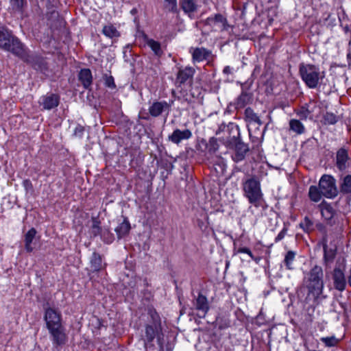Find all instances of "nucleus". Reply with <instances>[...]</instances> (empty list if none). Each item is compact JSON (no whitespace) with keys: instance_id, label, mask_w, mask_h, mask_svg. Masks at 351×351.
<instances>
[{"instance_id":"e433bc0d","label":"nucleus","mask_w":351,"mask_h":351,"mask_svg":"<svg viewBox=\"0 0 351 351\" xmlns=\"http://www.w3.org/2000/svg\"><path fill=\"white\" fill-rule=\"evenodd\" d=\"M101 239L106 243H111L114 239V234L108 228H104L101 234Z\"/></svg>"},{"instance_id":"c756f323","label":"nucleus","mask_w":351,"mask_h":351,"mask_svg":"<svg viewBox=\"0 0 351 351\" xmlns=\"http://www.w3.org/2000/svg\"><path fill=\"white\" fill-rule=\"evenodd\" d=\"M262 125L261 121L252 123H247L249 134L252 136L253 134L257 135L261 133L260 127Z\"/></svg>"},{"instance_id":"f704fd0d","label":"nucleus","mask_w":351,"mask_h":351,"mask_svg":"<svg viewBox=\"0 0 351 351\" xmlns=\"http://www.w3.org/2000/svg\"><path fill=\"white\" fill-rule=\"evenodd\" d=\"M320 341L327 347L337 346L339 342V339L334 335L330 337H322Z\"/></svg>"},{"instance_id":"a18cd8bd","label":"nucleus","mask_w":351,"mask_h":351,"mask_svg":"<svg viewBox=\"0 0 351 351\" xmlns=\"http://www.w3.org/2000/svg\"><path fill=\"white\" fill-rule=\"evenodd\" d=\"M287 228H284L276 237L275 242H278L281 241L285 237V234H287Z\"/></svg>"},{"instance_id":"c85d7f7f","label":"nucleus","mask_w":351,"mask_h":351,"mask_svg":"<svg viewBox=\"0 0 351 351\" xmlns=\"http://www.w3.org/2000/svg\"><path fill=\"white\" fill-rule=\"evenodd\" d=\"M323 195L321 190L316 186H311L308 190V197L310 199L315 202H318Z\"/></svg>"},{"instance_id":"2f4dec72","label":"nucleus","mask_w":351,"mask_h":351,"mask_svg":"<svg viewBox=\"0 0 351 351\" xmlns=\"http://www.w3.org/2000/svg\"><path fill=\"white\" fill-rule=\"evenodd\" d=\"M156 327H154L152 325H147L145 327L146 341L149 343L152 342L156 337Z\"/></svg>"},{"instance_id":"a211bd4d","label":"nucleus","mask_w":351,"mask_h":351,"mask_svg":"<svg viewBox=\"0 0 351 351\" xmlns=\"http://www.w3.org/2000/svg\"><path fill=\"white\" fill-rule=\"evenodd\" d=\"M90 267L93 272H98L106 268V263L103 262L102 256L95 252L90 258Z\"/></svg>"},{"instance_id":"72a5a7b5","label":"nucleus","mask_w":351,"mask_h":351,"mask_svg":"<svg viewBox=\"0 0 351 351\" xmlns=\"http://www.w3.org/2000/svg\"><path fill=\"white\" fill-rule=\"evenodd\" d=\"M181 8L185 12H193L195 10L196 6L193 0H183L181 2Z\"/></svg>"},{"instance_id":"ddd939ff","label":"nucleus","mask_w":351,"mask_h":351,"mask_svg":"<svg viewBox=\"0 0 351 351\" xmlns=\"http://www.w3.org/2000/svg\"><path fill=\"white\" fill-rule=\"evenodd\" d=\"M195 73V69L190 66H186L184 69H180L176 79V85L180 87L186 83H191Z\"/></svg>"},{"instance_id":"6ab92c4d","label":"nucleus","mask_w":351,"mask_h":351,"mask_svg":"<svg viewBox=\"0 0 351 351\" xmlns=\"http://www.w3.org/2000/svg\"><path fill=\"white\" fill-rule=\"evenodd\" d=\"M169 105L165 101H154L149 108V114L154 117H157L160 116L165 110H168Z\"/></svg>"},{"instance_id":"79ce46f5","label":"nucleus","mask_w":351,"mask_h":351,"mask_svg":"<svg viewBox=\"0 0 351 351\" xmlns=\"http://www.w3.org/2000/svg\"><path fill=\"white\" fill-rule=\"evenodd\" d=\"M168 3L169 10L171 12L177 11V0H165Z\"/></svg>"},{"instance_id":"3c124183","label":"nucleus","mask_w":351,"mask_h":351,"mask_svg":"<svg viewBox=\"0 0 351 351\" xmlns=\"http://www.w3.org/2000/svg\"><path fill=\"white\" fill-rule=\"evenodd\" d=\"M137 13V10L136 8H133L132 10H131V14H135Z\"/></svg>"},{"instance_id":"9b49d317","label":"nucleus","mask_w":351,"mask_h":351,"mask_svg":"<svg viewBox=\"0 0 351 351\" xmlns=\"http://www.w3.org/2000/svg\"><path fill=\"white\" fill-rule=\"evenodd\" d=\"M190 53L192 56L193 62H200L202 61H207L208 62L213 60L214 56L210 50L204 47H191Z\"/></svg>"},{"instance_id":"f03ea898","label":"nucleus","mask_w":351,"mask_h":351,"mask_svg":"<svg viewBox=\"0 0 351 351\" xmlns=\"http://www.w3.org/2000/svg\"><path fill=\"white\" fill-rule=\"evenodd\" d=\"M323 269L320 266L315 265L304 276L303 279V285L298 291V295L300 296L304 289L308 291L306 300L312 297L315 300H317L322 294L324 283Z\"/></svg>"},{"instance_id":"f8f14e48","label":"nucleus","mask_w":351,"mask_h":351,"mask_svg":"<svg viewBox=\"0 0 351 351\" xmlns=\"http://www.w3.org/2000/svg\"><path fill=\"white\" fill-rule=\"evenodd\" d=\"M332 279L335 289L343 291L346 289V278L344 274V269L340 267H335L332 271Z\"/></svg>"},{"instance_id":"c9c22d12","label":"nucleus","mask_w":351,"mask_h":351,"mask_svg":"<svg viewBox=\"0 0 351 351\" xmlns=\"http://www.w3.org/2000/svg\"><path fill=\"white\" fill-rule=\"evenodd\" d=\"M324 123L325 125H333L335 124L339 119L338 117L336 116L332 112H326L323 117Z\"/></svg>"},{"instance_id":"4c0bfd02","label":"nucleus","mask_w":351,"mask_h":351,"mask_svg":"<svg viewBox=\"0 0 351 351\" xmlns=\"http://www.w3.org/2000/svg\"><path fill=\"white\" fill-rule=\"evenodd\" d=\"M300 226L306 232H310L313 230V223L308 217H305L304 220L300 223Z\"/></svg>"},{"instance_id":"603ef678","label":"nucleus","mask_w":351,"mask_h":351,"mask_svg":"<svg viewBox=\"0 0 351 351\" xmlns=\"http://www.w3.org/2000/svg\"><path fill=\"white\" fill-rule=\"evenodd\" d=\"M228 70H229V67H228V66H227V67H226V68L224 69L223 71H224L225 73H228Z\"/></svg>"},{"instance_id":"0eeeda50","label":"nucleus","mask_w":351,"mask_h":351,"mask_svg":"<svg viewBox=\"0 0 351 351\" xmlns=\"http://www.w3.org/2000/svg\"><path fill=\"white\" fill-rule=\"evenodd\" d=\"M44 320L47 328L62 326L61 312L55 307H51L48 304L44 306Z\"/></svg>"},{"instance_id":"09e8293b","label":"nucleus","mask_w":351,"mask_h":351,"mask_svg":"<svg viewBox=\"0 0 351 351\" xmlns=\"http://www.w3.org/2000/svg\"><path fill=\"white\" fill-rule=\"evenodd\" d=\"M347 59H348V65L351 66V52L348 53L347 54Z\"/></svg>"},{"instance_id":"de8ad7c7","label":"nucleus","mask_w":351,"mask_h":351,"mask_svg":"<svg viewBox=\"0 0 351 351\" xmlns=\"http://www.w3.org/2000/svg\"><path fill=\"white\" fill-rule=\"evenodd\" d=\"M23 186L27 191L29 189H32L33 186L32 182L29 179H26L23 182Z\"/></svg>"},{"instance_id":"6e6552de","label":"nucleus","mask_w":351,"mask_h":351,"mask_svg":"<svg viewBox=\"0 0 351 351\" xmlns=\"http://www.w3.org/2000/svg\"><path fill=\"white\" fill-rule=\"evenodd\" d=\"M51 337L53 345L56 347L64 345L67 341V335L65 333V328L62 326L48 328Z\"/></svg>"},{"instance_id":"473e14b6","label":"nucleus","mask_w":351,"mask_h":351,"mask_svg":"<svg viewBox=\"0 0 351 351\" xmlns=\"http://www.w3.org/2000/svg\"><path fill=\"white\" fill-rule=\"evenodd\" d=\"M245 121L247 123H252L261 121L259 117L250 108L245 110Z\"/></svg>"},{"instance_id":"7c9ffc66","label":"nucleus","mask_w":351,"mask_h":351,"mask_svg":"<svg viewBox=\"0 0 351 351\" xmlns=\"http://www.w3.org/2000/svg\"><path fill=\"white\" fill-rule=\"evenodd\" d=\"M104 228L100 226V221L97 218H93V224L91 226L90 234L93 237H97L101 234Z\"/></svg>"},{"instance_id":"393cba45","label":"nucleus","mask_w":351,"mask_h":351,"mask_svg":"<svg viewBox=\"0 0 351 351\" xmlns=\"http://www.w3.org/2000/svg\"><path fill=\"white\" fill-rule=\"evenodd\" d=\"M101 33L110 39H117L121 36V33L112 23L104 25Z\"/></svg>"},{"instance_id":"a878e982","label":"nucleus","mask_w":351,"mask_h":351,"mask_svg":"<svg viewBox=\"0 0 351 351\" xmlns=\"http://www.w3.org/2000/svg\"><path fill=\"white\" fill-rule=\"evenodd\" d=\"M37 234V231L34 228H32L28 232L25 234V248L27 252H32L34 250L32 244L33 240L34 239L36 235Z\"/></svg>"},{"instance_id":"49530a36","label":"nucleus","mask_w":351,"mask_h":351,"mask_svg":"<svg viewBox=\"0 0 351 351\" xmlns=\"http://www.w3.org/2000/svg\"><path fill=\"white\" fill-rule=\"evenodd\" d=\"M310 114V111L308 109L302 108L298 114L301 118L306 119L308 114Z\"/></svg>"},{"instance_id":"20e7f679","label":"nucleus","mask_w":351,"mask_h":351,"mask_svg":"<svg viewBox=\"0 0 351 351\" xmlns=\"http://www.w3.org/2000/svg\"><path fill=\"white\" fill-rule=\"evenodd\" d=\"M245 195L250 204L256 207L261 206L263 201V193H261L260 183L255 179H250L246 181L244 186Z\"/></svg>"},{"instance_id":"dca6fc26","label":"nucleus","mask_w":351,"mask_h":351,"mask_svg":"<svg viewBox=\"0 0 351 351\" xmlns=\"http://www.w3.org/2000/svg\"><path fill=\"white\" fill-rule=\"evenodd\" d=\"M318 206L320 208L322 216L324 218L327 223L330 226L335 224V221L334 217L336 215V210L331 204L323 201Z\"/></svg>"},{"instance_id":"5fc2aeb1","label":"nucleus","mask_w":351,"mask_h":351,"mask_svg":"<svg viewBox=\"0 0 351 351\" xmlns=\"http://www.w3.org/2000/svg\"><path fill=\"white\" fill-rule=\"evenodd\" d=\"M238 252H241V248H239V249H238Z\"/></svg>"},{"instance_id":"423d86ee","label":"nucleus","mask_w":351,"mask_h":351,"mask_svg":"<svg viewBox=\"0 0 351 351\" xmlns=\"http://www.w3.org/2000/svg\"><path fill=\"white\" fill-rule=\"evenodd\" d=\"M321 193L326 198L333 199L338 195L336 180L330 175H323L319 182Z\"/></svg>"},{"instance_id":"f257e3e1","label":"nucleus","mask_w":351,"mask_h":351,"mask_svg":"<svg viewBox=\"0 0 351 351\" xmlns=\"http://www.w3.org/2000/svg\"><path fill=\"white\" fill-rule=\"evenodd\" d=\"M0 49L11 52L28 64L34 62V57L29 54L19 39L8 28L1 25Z\"/></svg>"},{"instance_id":"cd10ccee","label":"nucleus","mask_w":351,"mask_h":351,"mask_svg":"<svg viewBox=\"0 0 351 351\" xmlns=\"http://www.w3.org/2000/svg\"><path fill=\"white\" fill-rule=\"evenodd\" d=\"M290 130L298 134H303L305 131L304 125L298 119H291L289 121Z\"/></svg>"},{"instance_id":"ea45409f","label":"nucleus","mask_w":351,"mask_h":351,"mask_svg":"<svg viewBox=\"0 0 351 351\" xmlns=\"http://www.w3.org/2000/svg\"><path fill=\"white\" fill-rule=\"evenodd\" d=\"M12 10L21 12L24 5V0H10Z\"/></svg>"},{"instance_id":"bb28decb","label":"nucleus","mask_w":351,"mask_h":351,"mask_svg":"<svg viewBox=\"0 0 351 351\" xmlns=\"http://www.w3.org/2000/svg\"><path fill=\"white\" fill-rule=\"evenodd\" d=\"M196 309L201 311L203 313V316L206 315L209 309L207 298L206 296L199 293L196 299L195 303Z\"/></svg>"},{"instance_id":"4468645a","label":"nucleus","mask_w":351,"mask_h":351,"mask_svg":"<svg viewBox=\"0 0 351 351\" xmlns=\"http://www.w3.org/2000/svg\"><path fill=\"white\" fill-rule=\"evenodd\" d=\"M219 145L218 141L215 137H211L207 141L204 138H202L199 141V149L202 152H206V154L209 156H213L219 149Z\"/></svg>"},{"instance_id":"f3484780","label":"nucleus","mask_w":351,"mask_h":351,"mask_svg":"<svg viewBox=\"0 0 351 351\" xmlns=\"http://www.w3.org/2000/svg\"><path fill=\"white\" fill-rule=\"evenodd\" d=\"M192 136V132L189 129L180 130L176 129L171 134L168 136V140L174 144L179 145L182 141L188 140Z\"/></svg>"},{"instance_id":"37998d69","label":"nucleus","mask_w":351,"mask_h":351,"mask_svg":"<svg viewBox=\"0 0 351 351\" xmlns=\"http://www.w3.org/2000/svg\"><path fill=\"white\" fill-rule=\"evenodd\" d=\"M84 132V127L81 125H77L74 130V136L78 138H82Z\"/></svg>"},{"instance_id":"2eb2a0df","label":"nucleus","mask_w":351,"mask_h":351,"mask_svg":"<svg viewBox=\"0 0 351 351\" xmlns=\"http://www.w3.org/2000/svg\"><path fill=\"white\" fill-rule=\"evenodd\" d=\"M206 24L221 31L228 29L226 18L221 14H216L206 19Z\"/></svg>"},{"instance_id":"aec40b11","label":"nucleus","mask_w":351,"mask_h":351,"mask_svg":"<svg viewBox=\"0 0 351 351\" xmlns=\"http://www.w3.org/2000/svg\"><path fill=\"white\" fill-rule=\"evenodd\" d=\"M79 80L85 89H89L93 84V75L89 69H82L78 75Z\"/></svg>"},{"instance_id":"39448f33","label":"nucleus","mask_w":351,"mask_h":351,"mask_svg":"<svg viewBox=\"0 0 351 351\" xmlns=\"http://www.w3.org/2000/svg\"><path fill=\"white\" fill-rule=\"evenodd\" d=\"M229 136L228 143L229 146L235 149V153L232 156L234 161L239 162L241 160V141L240 139V130L237 125L230 123L228 125Z\"/></svg>"},{"instance_id":"412c9836","label":"nucleus","mask_w":351,"mask_h":351,"mask_svg":"<svg viewBox=\"0 0 351 351\" xmlns=\"http://www.w3.org/2000/svg\"><path fill=\"white\" fill-rule=\"evenodd\" d=\"M143 40L146 45L151 48L156 56L158 58L162 57L164 52L161 48L160 43L158 41L149 38L147 34H143Z\"/></svg>"},{"instance_id":"4be33fe9","label":"nucleus","mask_w":351,"mask_h":351,"mask_svg":"<svg viewBox=\"0 0 351 351\" xmlns=\"http://www.w3.org/2000/svg\"><path fill=\"white\" fill-rule=\"evenodd\" d=\"M340 193L346 195L348 202L351 201V175L343 177L339 185Z\"/></svg>"},{"instance_id":"1a4fd4ad","label":"nucleus","mask_w":351,"mask_h":351,"mask_svg":"<svg viewBox=\"0 0 351 351\" xmlns=\"http://www.w3.org/2000/svg\"><path fill=\"white\" fill-rule=\"evenodd\" d=\"M60 97L59 95L48 93L39 99V105L42 110H50L58 106Z\"/></svg>"},{"instance_id":"a19ab883","label":"nucleus","mask_w":351,"mask_h":351,"mask_svg":"<svg viewBox=\"0 0 351 351\" xmlns=\"http://www.w3.org/2000/svg\"><path fill=\"white\" fill-rule=\"evenodd\" d=\"M104 79L105 81V85L112 89H114L116 88V84L114 83V77L112 75H105L104 76Z\"/></svg>"},{"instance_id":"9d476101","label":"nucleus","mask_w":351,"mask_h":351,"mask_svg":"<svg viewBox=\"0 0 351 351\" xmlns=\"http://www.w3.org/2000/svg\"><path fill=\"white\" fill-rule=\"evenodd\" d=\"M319 245H322L324 250V261L325 263H331L335 259L337 254V247L335 244L330 243V246L328 245V235L324 233Z\"/></svg>"},{"instance_id":"b1692460","label":"nucleus","mask_w":351,"mask_h":351,"mask_svg":"<svg viewBox=\"0 0 351 351\" xmlns=\"http://www.w3.org/2000/svg\"><path fill=\"white\" fill-rule=\"evenodd\" d=\"M337 167L340 171H343L346 169V162L348 160V154L346 149L344 148L339 149L337 152Z\"/></svg>"},{"instance_id":"5701e85b","label":"nucleus","mask_w":351,"mask_h":351,"mask_svg":"<svg viewBox=\"0 0 351 351\" xmlns=\"http://www.w3.org/2000/svg\"><path fill=\"white\" fill-rule=\"evenodd\" d=\"M131 229L130 221L127 217H124L123 221L114 230L118 239H121L126 237Z\"/></svg>"},{"instance_id":"c03bdc74","label":"nucleus","mask_w":351,"mask_h":351,"mask_svg":"<svg viewBox=\"0 0 351 351\" xmlns=\"http://www.w3.org/2000/svg\"><path fill=\"white\" fill-rule=\"evenodd\" d=\"M243 253H245V254H247V255H249V256L253 259L256 263H258L260 260H261V258L260 257H258V256H254V255L252 254V252L250 251V249L247 248V247H243Z\"/></svg>"},{"instance_id":"7ed1b4c3","label":"nucleus","mask_w":351,"mask_h":351,"mask_svg":"<svg viewBox=\"0 0 351 351\" xmlns=\"http://www.w3.org/2000/svg\"><path fill=\"white\" fill-rule=\"evenodd\" d=\"M299 72L302 80L309 88H317L319 80L324 77V72H321L319 68L314 64H302Z\"/></svg>"},{"instance_id":"8fccbe9b","label":"nucleus","mask_w":351,"mask_h":351,"mask_svg":"<svg viewBox=\"0 0 351 351\" xmlns=\"http://www.w3.org/2000/svg\"><path fill=\"white\" fill-rule=\"evenodd\" d=\"M242 147H243V152H247L249 151V148H248L247 145H245L243 143Z\"/></svg>"},{"instance_id":"58836bf2","label":"nucleus","mask_w":351,"mask_h":351,"mask_svg":"<svg viewBox=\"0 0 351 351\" xmlns=\"http://www.w3.org/2000/svg\"><path fill=\"white\" fill-rule=\"evenodd\" d=\"M295 253L293 251H289L285 257L284 263L288 269H292V263L295 259Z\"/></svg>"},{"instance_id":"864d4df0","label":"nucleus","mask_w":351,"mask_h":351,"mask_svg":"<svg viewBox=\"0 0 351 351\" xmlns=\"http://www.w3.org/2000/svg\"><path fill=\"white\" fill-rule=\"evenodd\" d=\"M330 16H331V14H330V13H328V14H327V17L326 18V20L329 19H330Z\"/></svg>"}]
</instances>
